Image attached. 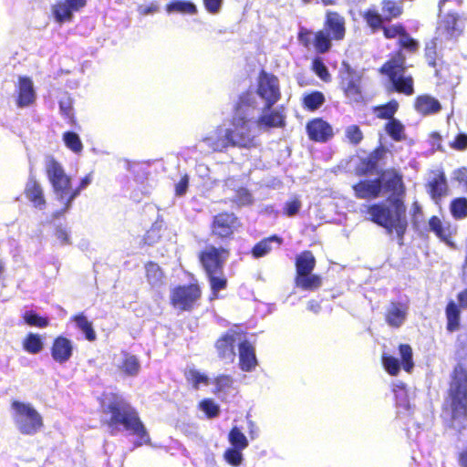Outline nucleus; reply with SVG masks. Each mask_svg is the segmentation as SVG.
<instances>
[{"label": "nucleus", "mask_w": 467, "mask_h": 467, "mask_svg": "<svg viewBox=\"0 0 467 467\" xmlns=\"http://www.w3.org/2000/svg\"><path fill=\"white\" fill-rule=\"evenodd\" d=\"M36 98V95L32 79L28 77H19L17 106L19 108L28 107L35 102Z\"/></svg>", "instance_id": "b1692460"}, {"label": "nucleus", "mask_w": 467, "mask_h": 467, "mask_svg": "<svg viewBox=\"0 0 467 467\" xmlns=\"http://www.w3.org/2000/svg\"><path fill=\"white\" fill-rule=\"evenodd\" d=\"M303 105L310 111L317 109L321 106V92L313 91L303 98Z\"/></svg>", "instance_id": "3c124183"}, {"label": "nucleus", "mask_w": 467, "mask_h": 467, "mask_svg": "<svg viewBox=\"0 0 467 467\" xmlns=\"http://www.w3.org/2000/svg\"><path fill=\"white\" fill-rule=\"evenodd\" d=\"M12 408L15 425L22 434L32 436L40 431L43 426L42 416L31 404L15 400Z\"/></svg>", "instance_id": "423d86ee"}, {"label": "nucleus", "mask_w": 467, "mask_h": 467, "mask_svg": "<svg viewBox=\"0 0 467 467\" xmlns=\"http://www.w3.org/2000/svg\"><path fill=\"white\" fill-rule=\"evenodd\" d=\"M450 211L451 216L456 220H462L467 217V199L465 197H458L453 199L450 203Z\"/></svg>", "instance_id": "4c0bfd02"}, {"label": "nucleus", "mask_w": 467, "mask_h": 467, "mask_svg": "<svg viewBox=\"0 0 467 467\" xmlns=\"http://www.w3.org/2000/svg\"><path fill=\"white\" fill-rule=\"evenodd\" d=\"M223 0H203V5L210 14L220 12Z\"/></svg>", "instance_id": "0e129e2a"}, {"label": "nucleus", "mask_w": 467, "mask_h": 467, "mask_svg": "<svg viewBox=\"0 0 467 467\" xmlns=\"http://www.w3.org/2000/svg\"><path fill=\"white\" fill-rule=\"evenodd\" d=\"M445 43L440 37L435 36L428 42L425 43L424 46V58L430 67H435L438 66V61L442 59V56L439 54L438 47L439 45Z\"/></svg>", "instance_id": "cd10ccee"}, {"label": "nucleus", "mask_w": 467, "mask_h": 467, "mask_svg": "<svg viewBox=\"0 0 467 467\" xmlns=\"http://www.w3.org/2000/svg\"><path fill=\"white\" fill-rule=\"evenodd\" d=\"M306 132L310 140L321 141V119L317 118L308 122Z\"/></svg>", "instance_id": "5fc2aeb1"}, {"label": "nucleus", "mask_w": 467, "mask_h": 467, "mask_svg": "<svg viewBox=\"0 0 467 467\" xmlns=\"http://www.w3.org/2000/svg\"><path fill=\"white\" fill-rule=\"evenodd\" d=\"M26 197L34 202L36 207L42 209L46 204L43 194V190L40 184L33 178L30 177L26 186Z\"/></svg>", "instance_id": "c756f323"}, {"label": "nucleus", "mask_w": 467, "mask_h": 467, "mask_svg": "<svg viewBox=\"0 0 467 467\" xmlns=\"http://www.w3.org/2000/svg\"><path fill=\"white\" fill-rule=\"evenodd\" d=\"M399 351L404 370L406 372H410L414 366L411 347L409 344H400L399 346Z\"/></svg>", "instance_id": "37998d69"}, {"label": "nucleus", "mask_w": 467, "mask_h": 467, "mask_svg": "<svg viewBox=\"0 0 467 467\" xmlns=\"http://www.w3.org/2000/svg\"><path fill=\"white\" fill-rule=\"evenodd\" d=\"M74 11L75 10L72 6H70L67 2L58 3L53 6L54 17L59 23L71 20Z\"/></svg>", "instance_id": "a19ab883"}, {"label": "nucleus", "mask_w": 467, "mask_h": 467, "mask_svg": "<svg viewBox=\"0 0 467 467\" xmlns=\"http://www.w3.org/2000/svg\"><path fill=\"white\" fill-rule=\"evenodd\" d=\"M55 236L60 241L62 245L70 244L69 232L66 226L61 223H55Z\"/></svg>", "instance_id": "4d7b16f0"}, {"label": "nucleus", "mask_w": 467, "mask_h": 467, "mask_svg": "<svg viewBox=\"0 0 467 467\" xmlns=\"http://www.w3.org/2000/svg\"><path fill=\"white\" fill-rule=\"evenodd\" d=\"M73 342L66 337L58 336L54 339L51 347V357L59 363L67 362L73 355Z\"/></svg>", "instance_id": "4be33fe9"}, {"label": "nucleus", "mask_w": 467, "mask_h": 467, "mask_svg": "<svg viewBox=\"0 0 467 467\" xmlns=\"http://www.w3.org/2000/svg\"><path fill=\"white\" fill-rule=\"evenodd\" d=\"M383 36L389 40L399 37L397 50H401L404 54L408 53L413 55L420 50V44L419 40L410 36L402 23L390 25L389 28L384 30Z\"/></svg>", "instance_id": "9b49d317"}, {"label": "nucleus", "mask_w": 467, "mask_h": 467, "mask_svg": "<svg viewBox=\"0 0 467 467\" xmlns=\"http://www.w3.org/2000/svg\"><path fill=\"white\" fill-rule=\"evenodd\" d=\"M340 84L346 97L358 101L362 98L361 75L348 63L343 64L340 70Z\"/></svg>", "instance_id": "ddd939ff"}, {"label": "nucleus", "mask_w": 467, "mask_h": 467, "mask_svg": "<svg viewBox=\"0 0 467 467\" xmlns=\"http://www.w3.org/2000/svg\"><path fill=\"white\" fill-rule=\"evenodd\" d=\"M239 359L244 371H252L257 364L254 348L247 340L239 343Z\"/></svg>", "instance_id": "bb28decb"}, {"label": "nucleus", "mask_w": 467, "mask_h": 467, "mask_svg": "<svg viewBox=\"0 0 467 467\" xmlns=\"http://www.w3.org/2000/svg\"><path fill=\"white\" fill-rule=\"evenodd\" d=\"M384 130L395 141H401L405 139V127L396 118L385 123Z\"/></svg>", "instance_id": "f704fd0d"}, {"label": "nucleus", "mask_w": 467, "mask_h": 467, "mask_svg": "<svg viewBox=\"0 0 467 467\" xmlns=\"http://www.w3.org/2000/svg\"><path fill=\"white\" fill-rule=\"evenodd\" d=\"M381 361L384 368L389 375L396 376L399 374L400 366L399 360L396 358L389 354H383L381 357Z\"/></svg>", "instance_id": "09e8293b"}, {"label": "nucleus", "mask_w": 467, "mask_h": 467, "mask_svg": "<svg viewBox=\"0 0 467 467\" xmlns=\"http://www.w3.org/2000/svg\"><path fill=\"white\" fill-rule=\"evenodd\" d=\"M414 109L422 116L438 113L441 109L440 101L431 95H420L415 98Z\"/></svg>", "instance_id": "a878e982"}, {"label": "nucleus", "mask_w": 467, "mask_h": 467, "mask_svg": "<svg viewBox=\"0 0 467 467\" xmlns=\"http://www.w3.org/2000/svg\"><path fill=\"white\" fill-rule=\"evenodd\" d=\"M73 320L75 321L77 327L85 335L86 339L88 341H93L96 339V332L92 327L91 322L88 320L86 316L83 314L77 315L74 317Z\"/></svg>", "instance_id": "58836bf2"}, {"label": "nucleus", "mask_w": 467, "mask_h": 467, "mask_svg": "<svg viewBox=\"0 0 467 467\" xmlns=\"http://www.w3.org/2000/svg\"><path fill=\"white\" fill-rule=\"evenodd\" d=\"M281 243L282 239L275 234L268 238H265L253 247L252 254L254 258L263 257L274 248V245L278 247Z\"/></svg>", "instance_id": "2f4dec72"}, {"label": "nucleus", "mask_w": 467, "mask_h": 467, "mask_svg": "<svg viewBox=\"0 0 467 467\" xmlns=\"http://www.w3.org/2000/svg\"><path fill=\"white\" fill-rule=\"evenodd\" d=\"M46 170L57 200L64 202L71 189V179L53 157H47Z\"/></svg>", "instance_id": "1a4fd4ad"}, {"label": "nucleus", "mask_w": 467, "mask_h": 467, "mask_svg": "<svg viewBox=\"0 0 467 467\" xmlns=\"http://www.w3.org/2000/svg\"><path fill=\"white\" fill-rule=\"evenodd\" d=\"M358 199L373 200L381 195L379 177L373 180H360L352 186Z\"/></svg>", "instance_id": "412c9836"}, {"label": "nucleus", "mask_w": 467, "mask_h": 467, "mask_svg": "<svg viewBox=\"0 0 467 467\" xmlns=\"http://www.w3.org/2000/svg\"><path fill=\"white\" fill-rule=\"evenodd\" d=\"M199 407L209 419L215 418L220 414L219 405L211 399H204L202 400Z\"/></svg>", "instance_id": "8fccbe9b"}, {"label": "nucleus", "mask_w": 467, "mask_h": 467, "mask_svg": "<svg viewBox=\"0 0 467 467\" xmlns=\"http://www.w3.org/2000/svg\"><path fill=\"white\" fill-rule=\"evenodd\" d=\"M189 375L191 377V379L192 381L194 389H199V385L201 383L208 384L209 379L206 375L197 371V370H190Z\"/></svg>", "instance_id": "052dcab7"}, {"label": "nucleus", "mask_w": 467, "mask_h": 467, "mask_svg": "<svg viewBox=\"0 0 467 467\" xmlns=\"http://www.w3.org/2000/svg\"><path fill=\"white\" fill-rule=\"evenodd\" d=\"M242 341V334L230 329L223 334L215 343L219 358L233 362L235 358L234 345Z\"/></svg>", "instance_id": "dca6fc26"}, {"label": "nucleus", "mask_w": 467, "mask_h": 467, "mask_svg": "<svg viewBox=\"0 0 467 467\" xmlns=\"http://www.w3.org/2000/svg\"><path fill=\"white\" fill-rule=\"evenodd\" d=\"M234 202L240 206L248 205L253 202V196L247 189L240 188L235 193Z\"/></svg>", "instance_id": "13d9d810"}, {"label": "nucleus", "mask_w": 467, "mask_h": 467, "mask_svg": "<svg viewBox=\"0 0 467 467\" xmlns=\"http://www.w3.org/2000/svg\"><path fill=\"white\" fill-rule=\"evenodd\" d=\"M206 275L210 282L213 296V298H215L218 296L219 291L226 288L227 278L224 275L223 270H222L220 274L214 273V274H209Z\"/></svg>", "instance_id": "ea45409f"}, {"label": "nucleus", "mask_w": 467, "mask_h": 467, "mask_svg": "<svg viewBox=\"0 0 467 467\" xmlns=\"http://www.w3.org/2000/svg\"><path fill=\"white\" fill-rule=\"evenodd\" d=\"M43 348L44 342L38 334L29 333L23 341V348L30 354H38Z\"/></svg>", "instance_id": "e433bc0d"}, {"label": "nucleus", "mask_w": 467, "mask_h": 467, "mask_svg": "<svg viewBox=\"0 0 467 467\" xmlns=\"http://www.w3.org/2000/svg\"><path fill=\"white\" fill-rule=\"evenodd\" d=\"M379 5L380 13L375 7L367 8L361 13L363 22L372 34L379 31L384 34V30L390 26L389 24L404 14L402 0H381Z\"/></svg>", "instance_id": "39448f33"}, {"label": "nucleus", "mask_w": 467, "mask_h": 467, "mask_svg": "<svg viewBox=\"0 0 467 467\" xmlns=\"http://www.w3.org/2000/svg\"><path fill=\"white\" fill-rule=\"evenodd\" d=\"M380 192L387 194L389 206L377 202L368 206L369 219L384 227L388 233L395 232L402 240L408 228L406 185L403 174L396 168L382 170L379 175Z\"/></svg>", "instance_id": "f257e3e1"}, {"label": "nucleus", "mask_w": 467, "mask_h": 467, "mask_svg": "<svg viewBox=\"0 0 467 467\" xmlns=\"http://www.w3.org/2000/svg\"><path fill=\"white\" fill-rule=\"evenodd\" d=\"M229 441L234 448L244 450L248 445V441L244 434L237 428L234 427L229 432Z\"/></svg>", "instance_id": "c03bdc74"}, {"label": "nucleus", "mask_w": 467, "mask_h": 467, "mask_svg": "<svg viewBox=\"0 0 467 467\" xmlns=\"http://www.w3.org/2000/svg\"><path fill=\"white\" fill-rule=\"evenodd\" d=\"M432 68L434 69L435 77H437L441 82L445 83L451 79L453 74L451 70V67L442 59L438 61V66Z\"/></svg>", "instance_id": "de8ad7c7"}, {"label": "nucleus", "mask_w": 467, "mask_h": 467, "mask_svg": "<svg viewBox=\"0 0 467 467\" xmlns=\"http://www.w3.org/2000/svg\"><path fill=\"white\" fill-rule=\"evenodd\" d=\"M408 306L401 302H391L385 312L386 323L393 327L399 328L407 318Z\"/></svg>", "instance_id": "5701e85b"}, {"label": "nucleus", "mask_w": 467, "mask_h": 467, "mask_svg": "<svg viewBox=\"0 0 467 467\" xmlns=\"http://www.w3.org/2000/svg\"><path fill=\"white\" fill-rule=\"evenodd\" d=\"M346 138L349 143L356 146L362 141L364 136L360 128L354 124L346 129Z\"/></svg>", "instance_id": "864d4df0"}, {"label": "nucleus", "mask_w": 467, "mask_h": 467, "mask_svg": "<svg viewBox=\"0 0 467 467\" xmlns=\"http://www.w3.org/2000/svg\"><path fill=\"white\" fill-rule=\"evenodd\" d=\"M385 148L380 145L370 151L367 157L361 158L355 167V174L358 177H364L372 174L378 167L379 161L384 157Z\"/></svg>", "instance_id": "a211bd4d"}, {"label": "nucleus", "mask_w": 467, "mask_h": 467, "mask_svg": "<svg viewBox=\"0 0 467 467\" xmlns=\"http://www.w3.org/2000/svg\"><path fill=\"white\" fill-rule=\"evenodd\" d=\"M200 296L201 291L197 285H182L173 290L171 301L181 310H189Z\"/></svg>", "instance_id": "2eb2a0df"}, {"label": "nucleus", "mask_w": 467, "mask_h": 467, "mask_svg": "<svg viewBox=\"0 0 467 467\" xmlns=\"http://www.w3.org/2000/svg\"><path fill=\"white\" fill-rule=\"evenodd\" d=\"M316 265V259L310 251H305L296 258V284L304 290H314L321 283L317 275L312 272Z\"/></svg>", "instance_id": "0eeeda50"}, {"label": "nucleus", "mask_w": 467, "mask_h": 467, "mask_svg": "<svg viewBox=\"0 0 467 467\" xmlns=\"http://www.w3.org/2000/svg\"><path fill=\"white\" fill-rule=\"evenodd\" d=\"M101 407L105 413L111 415L109 423L110 426L122 425L138 438L134 442L135 448L142 444H150V435L140 420L139 413L121 396L114 393L105 394Z\"/></svg>", "instance_id": "f03ea898"}, {"label": "nucleus", "mask_w": 467, "mask_h": 467, "mask_svg": "<svg viewBox=\"0 0 467 467\" xmlns=\"http://www.w3.org/2000/svg\"><path fill=\"white\" fill-rule=\"evenodd\" d=\"M450 147L455 150H465L467 149V134L458 133L454 140L450 142Z\"/></svg>", "instance_id": "bf43d9fd"}, {"label": "nucleus", "mask_w": 467, "mask_h": 467, "mask_svg": "<svg viewBox=\"0 0 467 467\" xmlns=\"http://www.w3.org/2000/svg\"><path fill=\"white\" fill-rule=\"evenodd\" d=\"M426 189L431 198L436 202L448 195L449 187L443 172L435 174L426 184Z\"/></svg>", "instance_id": "393cba45"}, {"label": "nucleus", "mask_w": 467, "mask_h": 467, "mask_svg": "<svg viewBox=\"0 0 467 467\" xmlns=\"http://www.w3.org/2000/svg\"><path fill=\"white\" fill-rule=\"evenodd\" d=\"M285 124V118L279 111L264 112L257 120L261 128L282 127Z\"/></svg>", "instance_id": "72a5a7b5"}, {"label": "nucleus", "mask_w": 467, "mask_h": 467, "mask_svg": "<svg viewBox=\"0 0 467 467\" xmlns=\"http://www.w3.org/2000/svg\"><path fill=\"white\" fill-rule=\"evenodd\" d=\"M463 32V25L455 13L446 14L439 22L436 36L444 42H455Z\"/></svg>", "instance_id": "4468645a"}, {"label": "nucleus", "mask_w": 467, "mask_h": 467, "mask_svg": "<svg viewBox=\"0 0 467 467\" xmlns=\"http://www.w3.org/2000/svg\"><path fill=\"white\" fill-rule=\"evenodd\" d=\"M407 68L406 54L395 50L389 55L378 72L389 81L393 91L411 96L415 92L414 78L411 75H406Z\"/></svg>", "instance_id": "20e7f679"}, {"label": "nucleus", "mask_w": 467, "mask_h": 467, "mask_svg": "<svg viewBox=\"0 0 467 467\" xmlns=\"http://www.w3.org/2000/svg\"><path fill=\"white\" fill-rule=\"evenodd\" d=\"M237 217L233 213H223L214 216L213 223V234L227 238L234 234Z\"/></svg>", "instance_id": "6ab92c4d"}, {"label": "nucleus", "mask_w": 467, "mask_h": 467, "mask_svg": "<svg viewBox=\"0 0 467 467\" xmlns=\"http://www.w3.org/2000/svg\"><path fill=\"white\" fill-rule=\"evenodd\" d=\"M257 82L258 85L256 92H246L256 95V113L261 110L258 107V98L265 101V109H270L280 98L279 81L275 75L265 70H261Z\"/></svg>", "instance_id": "6e6552de"}, {"label": "nucleus", "mask_w": 467, "mask_h": 467, "mask_svg": "<svg viewBox=\"0 0 467 467\" xmlns=\"http://www.w3.org/2000/svg\"><path fill=\"white\" fill-rule=\"evenodd\" d=\"M229 135L227 128L218 127L205 136L202 142L213 151H223L230 147Z\"/></svg>", "instance_id": "aec40b11"}, {"label": "nucleus", "mask_w": 467, "mask_h": 467, "mask_svg": "<svg viewBox=\"0 0 467 467\" xmlns=\"http://www.w3.org/2000/svg\"><path fill=\"white\" fill-rule=\"evenodd\" d=\"M399 102L396 99H390L385 104L378 105L373 108L375 116L379 119L391 120L399 109Z\"/></svg>", "instance_id": "473e14b6"}, {"label": "nucleus", "mask_w": 467, "mask_h": 467, "mask_svg": "<svg viewBox=\"0 0 467 467\" xmlns=\"http://www.w3.org/2000/svg\"><path fill=\"white\" fill-rule=\"evenodd\" d=\"M313 33L305 27H301L298 33V40L306 47L309 48L312 45L314 46L317 56L312 62V68L316 75L321 78V31H317L315 34L314 39H312Z\"/></svg>", "instance_id": "f3484780"}, {"label": "nucleus", "mask_w": 467, "mask_h": 467, "mask_svg": "<svg viewBox=\"0 0 467 467\" xmlns=\"http://www.w3.org/2000/svg\"><path fill=\"white\" fill-rule=\"evenodd\" d=\"M214 383L217 390L222 391L232 385L233 379L230 376L221 375L214 379Z\"/></svg>", "instance_id": "e2e57ef3"}, {"label": "nucleus", "mask_w": 467, "mask_h": 467, "mask_svg": "<svg viewBox=\"0 0 467 467\" xmlns=\"http://www.w3.org/2000/svg\"><path fill=\"white\" fill-rule=\"evenodd\" d=\"M301 208V202L298 200L287 202L285 206V213L288 216L296 215Z\"/></svg>", "instance_id": "69168bd1"}, {"label": "nucleus", "mask_w": 467, "mask_h": 467, "mask_svg": "<svg viewBox=\"0 0 467 467\" xmlns=\"http://www.w3.org/2000/svg\"><path fill=\"white\" fill-rule=\"evenodd\" d=\"M166 11L171 13H181L193 15L197 13L196 5L186 0H174L166 5Z\"/></svg>", "instance_id": "c9c22d12"}, {"label": "nucleus", "mask_w": 467, "mask_h": 467, "mask_svg": "<svg viewBox=\"0 0 467 467\" xmlns=\"http://www.w3.org/2000/svg\"><path fill=\"white\" fill-rule=\"evenodd\" d=\"M146 275L149 283L152 285H157L161 283L162 278V271L161 267L152 262H150L145 266Z\"/></svg>", "instance_id": "49530a36"}, {"label": "nucleus", "mask_w": 467, "mask_h": 467, "mask_svg": "<svg viewBox=\"0 0 467 467\" xmlns=\"http://www.w3.org/2000/svg\"><path fill=\"white\" fill-rule=\"evenodd\" d=\"M457 462L460 467H467V448L458 452Z\"/></svg>", "instance_id": "774afa93"}, {"label": "nucleus", "mask_w": 467, "mask_h": 467, "mask_svg": "<svg viewBox=\"0 0 467 467\" xmlns=\"http://www.w3.org/2000/svg\"><path fill=\"white\" fill-rule=\"evenodd\" d=\"M121 369L129 376H136L140 368L139 359L134 355L125 354Z\"/></svg>", "instance_id": "79ce46f5"}, {"label": "nucleus", "mask_w": 467, "mask_h": 467, "mask_svg": "<svg viewBox=\"0 0 467 467\" xmlns=\"http://www.w3.org/2000/svg\"><path fill=\"white\" fill-rule=\"evenodd\" d=\"M189 187V176L187 174L183 175L179 182L175 184V194L178 197L183 196Z\"/></svg>", "instance_id": "680f3d73"}, {"label": "nucleus", "mask_w": 467, "mask_h": 467, "mask_svg": "<svg viewBox=\"0 0 467 467\" xmlns=\"http://www.w3.org/2000/svg\"><path fill=\"white\" fill-rule=\"evenodd\" d=\"M429 228L430 231L435 234V235L440 238L441 241L446 243L449 245H452V243L451 241V226L448 223L447 225H444L441 222V220L436 216L432 215L429 219Z\"/></svg>", "instance_id": "c85d7f7f"}, {"label": "nucleus", "mask_w": 467, "mask_h": 467, "mask_svg": "<svg viewBox=\"0 0 467 467\" xmlns=\"http://www.w3.org/2000/svg\"><path fill=\"white\" fill-rule=\"evenodd\" d=\"M256 114V95L243 93L234 108L233 128L228 129L230 147L254 146V136L251 133V126L254 123Z\"/></svg>", "instance_id": "7ed1b4c3"}, {"label": "nucleus", "mask_w": 467, "mask_h": 467, "mask_svg": "<svg viewBox=\"0 0 467 467\" xmlns=\"http://www.w3.org/2000/svg\"><path fill=\"white\" fill-rule=\"evenodd\" d=\"M445 315L447 319L446 329L451 333L459 330L461 327V310L453 301L447 304Z\"/></svg>", "instance_id": "7c9ffc66"}, {"label": "nucleus", "mask_w": 467, "mask_h": 467, "mask_svg": "<svg viewBox=\"0 0 467 467\" xmlns=\"http://www.w3.org/2000/svg\"><path fill=\"white\" fill-rule=\"evenodd\" d=\"M63 140L66 146L74 152H80L83 149L78 134L74 131H66L63 134Z\"/></svg>", "instance_id": "a18cd8bd"}, {"label": "nucleus", "mask_w": 467, "mask_h": 467, "mask_svg": "<svg viewBox=\"0 0 467 467\" xmlns=\"http://www.w3.org/2000/svg\"><path fill=\"white\" fill-rule=\"evenodd\" d=\"M454 179L467 188V168L462 167L456 170Z\"/></svg>", "instance_id": "338daca9"}, {"label": "nucleus", "mask_w": 467, "mask_h": 467, "mask_svg": "<svg viewBox=\"0 0 467 467\" xmlns=\"http://www.w3.org/2000/svg\"><path fill=\"white\" fill-rule=\"evenodd\" d=\"M25 322L29 326L46 327L48 325V320L46 317H40L34 311H26L23 317Z\"/></svg>", "instance_id": "603ef678"}, {"label": "nucleus", "mask_w": 467, "mask_h": 467, "mask_svg": "<svg viewBox=\"0 0 467 467\" xmlns=\"http://www.w3.org/2000/svg\"><path fill=\"white\" fill-rule=\"evenodd\" d=\"M229 252L223 247L206 246L199 254V259L206 275L220 274L223 270Z\"/></svg>", "instance_id": "f8f14e48"}, {"label": "nucleus", "mask_w": 467, "mask_h": 467, "mask_svg": "<svg viewBox=\"0 0 467 467\" xmlns=\"http://www.w3.org/2000/svg\"><path fill=\"white\" fill-rule=\"evenodd\" d=\"M225 461L232 466H239L243 461V453L241 450L235 448H229L224 452Z\"/></svg>", "instance_id": "6e6d98bb"}, {"label": "nucleus", "mask_w": 467, "mask_h": 467, "mask_svg": "<svg viewBox=\"0 0 467 467\" xmlns=\"http://www.w3.org/2000/svg\"><path fill=\"white\" fill-rule=\"evenodd\" d=\"M346 22L344 16L337 12L327 11L323 31V53L329 50L331 41H340L345 37Z\"/></svg>", "instance_id": "9d476101"}]
</instances>
